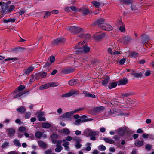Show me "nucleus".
<instances>
[{"mask_svg": "<svg viewBox=\"0 0 154 154\" xmlns=\"http://www.w3.org/2000/svg\"><path fill=\"white\" fill-rule=\"evenodd\" d=\"M88 135L91 137L90 139L92 140H96L95 136L98 135V132L94 131H90L88 132Z\"/></svg>", "mask_w": 154, "mask_h": 154, "instance_id": "5", "label": "nucleus"}, {"mask_svg": "<svg viewBox=\"0 0 154 154\" xmlns=\"http://www.w3.org/2000/svg\"><path fill=\"white\" fill-rule=\"evenodd\" d=\"M103 140L106 143L111 144H114L115 143L114 141L113 140L111 139H109L107 138H103Z\"/></svg>", "mask_w": 154, "mask_h": 154, "instance_id": "27", "label": "nucleus"}, {"mask_svg": "<svg viewBox=\"0 0 154 154\" xmlns=\"http://www.w3.org/2000/svg\"><path fill=\"white\" fill-rule=\"evenodd\" d=\"M130 94L128 93H126L124 94H121V96L123 97H127L130 95Z\"/></svg>", "mask_w": 154, "mask_h": 154, "instance_id": "58", "label": "nucleus"}, {"mask_svg": "<svg viewBox=\"0 0 154 154\" xmlns=\"http://www.w3.org/2000/svg\"><path fill=\"white\" fill-rule=\"evenodd\" d=\"M84 109L83 108H81L77 109L73 111H71L65 113L61 116V117L63 118H65L68 120L70 119L71 117L73 115V114Z\"/></svg>", "mask_w": 154, "mask_h": 154, "instance_id": "2", "label": "nucleus"}, {"mask_svg": "<svg viewBox=\"0 0 154 154\" xmlns=\"http://www.w3.org/2000/svg\"><path fill=\"white\" fill-rule=\"evenodd\" d=\"M152 148V146L149 144H146L145 146L146 149L148 151H150Z\"/></svg>", "mask_w": 154, "mask_h": 154, "instance_id": "54", "label": "nucleus"}, {"mask_svg": "<svg viewBox=\"0 0 154 154\" xmlns=\"http://www.w3.org/2000/svg\"><path fill=\"white\" fill-rule=\"evenodd\" d=\"M121 2L122 4L125 5H129L132 3V2L130 0H121Z\"/></svg>", "mask_w": 154, "mask_h": 154, "instance_id": "32", "label": "nucleus"}, {"mask_svg": "<svg viewBox=\"0 0 154 154\" xmlns=\"http://www.w3.org/2000/svg\"><path fill=\"white\" fill-rule=\"evenodd\" d=\"M8 136L9 137H13L15 133V130L13 128H8L6 130Z\"/></svg>", "mask_w": 154, "mask_h": 154, "instance_id": "6", "label": "nucleus"}, {"mask_svg": "<svg viewBox=\"0 0 154 154\" xmlns=\"http://www.w3.org/2000/svg\"><path fill=\"white\" fill-rule=\"evenodd\" d=\"M74 70V69L71 67H69L67 68L63 69L62 72L65 74H67L73 72Z\"/></svg>", "mask_w": 154, "mask_h": 154, "instance_id": "8", "label": "nucleus"}, {"mask_svg": "<svg viewBox=\"0 0 154 154\" xmlns=\"http://www.w3.org/2000/svg\"><path fill=\"white\" fill-rule=\"evenodd\" d=\"M117 85V83L115 82L109 84V89H112L114 88Z\"/></svg>", "mask_w": 154, "mask_h": 154, "instance_id": "39", "label": "nucleus"}, {"mask_svg": "<svg viewBox=\"0 0 154 154\" xmlns=\"http://www.w3.org/2000/svg\"><path fill=\"white\" fill-rule=\"evenodd\" d=\"M128 79L126 78H124L123 79L120 80L118 84V85H125L128 82Z\"/></svg>", "mask_w": 154, "mask_h": 154, "instance_id": "12", "label": "nucleus"}, {"mask_svg": "<svg viewBox=\"0 0 154 154\" xmlns=\"http://www.w3.org/2000/svg\"><path fill=\"white\" fill-rule=\"evenodd\" d=\"M37 114L38 117L43 116L44 114V112H38L37 113Z\"/></svg>", "mask_w": 154, "mask_h": 154, "instance_id": "61", "label": "nucleus"}, {"mask_svg": "<svg viewBox=\"0 0 154 154\" xmlns=\"http://www.w3.org/2000/svg\"><path fill=\"white\" fill-rule=\"evenodd\" d=\"M85 42V41H84L83 42H79L78 45L75 46V48L77 49L76 52L79 54H81L82 53H87L90 50V48L89 47H88L86 45H83L82 47L80 46V45L83 44Z\"/></svg>", "mask_w": 154, "mask_h": 154, "instance_id": "1", "label": "nucleus"}, {"mask_svg": "<svg viewBox=\"0 0 154 154\" xmlns=\"http://www.w3.org/2000/svg\"><path fill=\"white\" fill-rule=\"evenodd\" d=\"M69 142H67L66 143H64L62 144V145L65 147V149L66 150H68L69 149V147L68 145H69Z\"/></svg>", "mask_w": 154, "mask_h": 154, "instance_id": "43", "label": "nucleus"}, {"mask_svg": "<svg viewBox=\"0 0 154 154\" xmlns=\"http://www.w3.org/2000/svg\"><path fill=\"white\" fill-rule=\"evenodd\" d=\"M56 147L57 148L55 149V151L57 152H60L63 149L61 146H56Z\"/></svg>", "mask_w": 154, "mask_h": 154, "instance_id": "45", "label": "nucleus"}, {"mask_svg": "<svg viewBox=\"0 0 154 154\" xmlns=\"http://www.w3.org/2000/svg\"><path fill=\"white\" fill-rule=\"evenodd\" d=\"M105 35V33H97L94 35V37L97 40H100L103 38Z\"/></svg>", "mask_w": 154, "mask_h": 154, "instance_id": "11", "label": "nucleus"}, {"mask_svg": "<svg viewBox=\"0 0 154 154\" xmlns=\"http://www.w3.org/2000/svg\"><path fill=\"white\" fill-rule=\"evenodd\" d=\"M65 40L64 39L62 38H58L56 40H54L52 43V44L53 45L55 46L57 45L59 43L63 42Z\"/></svg>", "mask_w": 154, "mask_h": 154, "instance_id": "7", "label": "nucleus"}, {"mask_svg": "<svg viewBox=\"0 0 154 154\" xmlns=\"http://www.w3.org/2000/svg\"><path fill=\"white\" fill-rule=\"evenodd\" d=\"M117 113V111L116 109H113L110 110L109 111V113L107 115L108 116H111L112 115L115 114Z\"/></svg>", "mask_w": 154, "mask_h": 154, "instance_id": "30", "label": "nucleus"}, {"mask_svg": "<svg viewBox=\"0 0 154 154\" xmlns=\"http://www.w3.org/2000/svg\"><path fill=\"white\" fill-rule=\"evenodd\" d=\"M14 144L17 146L20 147L21 146V144L20 143L19 140L17 139H15L13 141Z\"/></svg>", "mask_w": 154, "mask_h": 154, "instance_id": "38", "label": "nucleus"}, {"mask_svg": "<svg viewBox=\"0 0 154 154\" xmlns=\"http://www.w3.org/2000/svg\"><path fill=\"white\" fill-rule=\"evenodd\" d=\"M71 96L79 94V91L77 90H71L70 91Z\"/></svg>", "mask_w": 154, "mask_h": 154, "instance_id": "28", "label": "nucleus"}, {"mask_svg": "<svg viewBox=\"0 0 154 154\" xmlns=\"http://www.w3.org/2000/svg\"><path fill=\"white\" fill-rule=\"evenodd\" d=\"M58 137V135L56 134H53L51 136V139H55Z\"/></svg>", "mask_w": 154, "mask_h": 154, "instance_id": "53", "label": "nucleus"}, {"mask_svg": "<svg viewBox=\"0 0 154 154\" xmlns=\"http://www.w3.org/2000/svg\"><path fill=\"white\" fill-rule=\"evenodd\" d=\"M98 149L99 150L103 151L106 150V148L104 145H101L98 146Z\"/></svg>", "mask_w": 154, "mask_h": 154, "instance_id": "48", "label": "nucleus"}, {"mask_svg": "<svg viewBox=\"0 0 154 154\" xmlns=\"http://www.w3.org/2000/svg\"><path fill=\"white\" fill-rule=\"evenodd\" d=\"M18 59L17 57H14L13 58H8L4 59V61H8L11 60L14 61L17 60H18Z\"/></svg>", "mask_w": 154, "mask_h": 154, "instance_id": "44", "label": "nucleus"}, {"mask_svg": "<svg viewBox=\"0 0 154 154\" xmlns=\"http://www.w3.org/2000/svg\"><path fill=\"white\" fill-rule=\"evenodd\" d=\"M131 8L133 13H136L138 12V9L136 7V5L132 4L131 6Z\"/></svg>", "mask_w": 154, "mask_h": 154, "instance_id": "29", "label": "nucleus"}, {"mask_svg": "<svg viewBox=\"0 0 154 154\" xmlns=\"http://www.w3.org/2000/svg\"><path fill=\"white\" fill-rule=\"evenodd\" d=\"M105 20L103 18L99 19L95 21L93 24V26H97L98 27L102 29L103 26L105 25Z\"/></svg>", "mask_w": 154, "mask_h": 154, "instance_id": "3", "label": "nucleus"}, {"mask_svg": "<svg viewBox=\"0 0 154 154\" xmlns=\"http://www.w3.org/2000/svg\"><path fill=\"white\" fill-rule=\"evenodd\" d=\"M42 126L43 128H46L50 127L51 125L48 123H43L42 124Z\"/></svg>", "mask_w": 154, "mask_h": 154, "instance_id": "40", "label": "nucleus"}, {"mask_svg": "<svg viewBox=\"0 0 154 154\" xmlns=\"http://www.w3.org/2000/svg\"><path fill=\"white\" fill-rule=\"evenodd\" d=\"M68 29L74 34H76L80 33L82 31V29L74 26H71L68 27Z\"/></svg>", "mask_w": 154, "mask_h": 154, "instance_id": "4", "label": "nucleus"}, {"mask_svg": "<svg viewBox=\"0 0 154 154\" xmlns=\"http://www.w3.org/2000/svg\"><path fill=\"white\" fill-rule=\"evenodd\" d=\"M142 43L144 44L147 42L149 40L150 38L148 35L145 34H143L142 35Z\"/></svg>", "mask_w": 154, "mask_h": 154, "instance_id": "9", "label": "nucleus"}, {"mask_svg": "<svg viewBox=\"0 0 154 154\" xmlns=\"http://www.w3.org/2000/svg\"><path fill=\"white\" fill-rule=\"evenodd\" d=\"M31 113L30 112H26L25 115V117L26 119L29 118L30 117Z\"/></svg>", "mask_w": 154, "mask_h": 154, "instance_id": "57", "label": "nucleus"}, {"mask_svg": "<svg viewBox=\"0 0 154 154\" xmlns=\"http://www.w3.org/2000/svg\"><path fill=\"white\" fill-rule=\"evenodd\" d=\"M126 60V59L125 58H123L122 59L119 61V64H120L121 65L123 64Z\"/></svg>", "mask_w": 154, "mask_h": 154, "instance_id": "63", "label": "nucleus"}, {"mask_svg": "<svg viewBox=\"0 0 154 154\" xmlns=\"http://www.w3.org/2000/svg\"><path fill=\"white\" fill-rule=\"evenodd\" d=\"M129 56L131 58H135L138 57V54L136 52L133 51L130 54Z\"/></svg>", "mask_w": 154, "mask_h": 154, "instance_id": "35", "label": "nucleus"}, {"mask_svg": "<svg viewBox=\"0 0 154 154\" xmlns=\"http://www.w3.org/2000/svg\"><path fill=\"white\" fill-rule=\"evenodd\" d=\"M83 93L85 94V97H92L93 98H95V95L92 94L87 93L86 91H84Z\"/></svg>", "mask_w": 154, "mask_h": 154, "instance_id": "23", "label": "nucleus"}, {"mask_svg": "<svg viewBox=\"0 0 154 154\" xmlns=\"http://www.w3.org/2000/svg\"><path fill=\"white\" fill-rule=\"evenodd\" d=\"M25 86L24 85H21L18 88V90H16L14 91V93H16L18 91H21L25 89Z\"/></svg>", "mask_w": 154, "mask_h": 154, "instance_id": "36", "label": "nucleus"}, {"mask_svg": "<svg viewBox=\"0 0 154 154\" xmlns=\"http://www.w3.org/2000/svg\"><path fill=\"white\" fill-rule=\"evenodd\" d=\"M82 13L84 15H88L90 13V11L88 9L86 8H83L82 10Z\"/></svg>", "mask_w": 154, "mask_h": 154, "instance_id": "31", "label": "nucleus"}, {"mask_svg": "<svg viewBox=\"0 0 154 154\" xmlns=\"http://www.w3.org/2000/svg\"><path fill=\"white\" fill-rule=\"evenodd\" d=\"M2 7V11L4 13H6L8 11V6L6 4H4V3L3 2V4Z\"/></svg>", "mask_w": 154, "mask_h": 154, "instance_id": "16", "label": "nucleus"}, {"mask_svg": "<svg viewBox=\"0 0 154 154\" xmlns=\"http://www.w3.org/2000/svg\"><path fill=\"white\" fill-rule=\"evenodd\" d=\"M60 132L61 133H64L66 135H68L70 133V131L67 128H64L62 129H61Z\"/></svg>", "mask_w": 154, "mask_h": 154, "instance_id": "24", "label": "nucleus"}, {"mask_svg": "<svg viewBox=\"0 0 154 154\" xmlns=\"http://www.w3.org/2000/svg\"><path fill=\"white\" fill-rule=\"evenodd\" d=\"M55 60V58L54 56H51L50 57L48 60V61L51 64L53 63Z\"/></svg>", "mask_w": 154, "mask_h": 154, "instance_id": "41", "label": "nucleus"}, {"mask_svg": "<svg viewBox=\"0 0 154 154\" xmlns=\"http://www.w3.org/2000/svg\"><path fill=\"white\" fill-rule=\"evenodd\" d=\"M52 150L51 149H48L45 152V154H51L52 153Z\"/></svg>", "mask_w": 154, "mask_h": 154, "instance_id": "64", "label": "nucleus"}, {"mask_svg": "<svg viewBox=\"0 0 154 154\" xmlns=\"http://www.w3.org/2000/svg\"><path fill=\"white\" fill-rule=\"evenodd\" d=\"M19 130L20 131L22 132L25 131L26 130V128L25 127L22 126L19 128Z\"/></svg>", "mask_w": 154, "mask_h": 154, "instance_id": "60", "label": "nucleus"}, {"mask_svg": "<svg viewBox=\"0 0 154 154\" xmlns=\"http://www.w3.org/2000/svg\"><path fill=\"white\" fill-rule=\"evenodd\" d=\"M35 136L37 138H40L42 137V133L40 131H37L35 133Z\"/></svg>", "mask_w": 154, "mask_h": 154, "instance_id": "46", "label": "nucleus"}, {"mask_svg": "<svg viewBox=\"0 0 154 154\" xmlns=\"http://www.w3.org/2000/svg\"><path fill=\"white\" fill-rule=\"evenodd\" d=\"M71 96L70 92L69 91L68 93L64 94H62V97H70Z\"/></svg>", "mask_w": 154, "mask_h": 154, "instance_id": "50", "label": "nucleus"}, {"mask_svg": "<svg viewBox=\"0 0 154 154\" xmlns=\"http://www.w3.org/2000/svg\"><path fill=\"white\" fill-rule=\"evenodd\" d=\"M51 63L47 61V62L43 66V67L45 68L49 67L51 65Z\"/></svg>", "mask_w": 154, "mask_h": 154, "instance_id": "59", "label": "nucleus"}, {"mask_svg": "<svg viewBox=\"0 0 154 154\" xmlns=\"http://www.w3.org/2000/svg\"><path fill=\"white\" fill-rule=\"evenodd\" d=\"M70 9L72 10V11H80V10H78V8H76V7L74 6H72L70 7Z\"/></svg>", "mask_w": 154, "mask_h": 154, "instance_id": "55", "label": "nucleus"}, {"mask_svg": "<svg viewBox=\"0 0 154 154\" xmlns=\"http://www.w3.org/2000/svg\"><path fill=\"white\" fill-rule=\"evenodd\" d=\"M78 80L73 79L70 80L69 82V85L70 86H74L79 84Z\"/></svg>", "mask_w": 154, "mask_h": 154, "instance_id": "18", "label": "nucleus"}, {"mask_svg": "<svg viewBox=\"0 0 154 154\" xmlns=\"http://www.w3.org/2000/svg\"><path fill=\"white\" fill-rule=\"evenodd\" d=\"M130 74L136 78L141 77L143 75V74L141 72L137 73L134 71H133V72L131 73Z\"/></svg>", "mask_w": 154, "mask_h": 154, "instance_id": "19", "label": "nucleus"}, {"mask_svg": "<svg viewBox=\"0 0 154 154\" xmlns=\"http://www.w3.org/2000/svg\"><path fill=\"white\" fill-rule=\"evenodd\" d=\"M16 20V19L15 18H10L9 19H5L3 20V22L5 23H7L8 22H14Z\"/></svg>", "mask_w": 154, "mask_h": 154, "instance_id": "25", "label": "nucleus"}, {"mask_svg": "<svg viewBox=\"0 0 154 154\" xmlns=\"http://www.w3.org/2000/svg\"><path fill=\"white\" fill-rule=\"evenodd\" d=\"M51 14V12L49 11H46L44 17V18H47L49 17Z\"/></svg>", "mask_w": 154, "mask_h": 154, "instance_id": "52", "label": "nucleus"}, {"mask_svg": "<svg viewBox=\"0 0 154 154\" xmlns=\"http://www.w3.org/2000/svg\"><path fill=\"white\" fill-rule=\"evenodd\" d=\"M34 67L31 66L28 68L27 69L24 70V72L25 74L27 75L31 72L34 69Z\"/></svg>", "mask_w": 154, "mask_h": 154, "instance_id": "14", "label": "nucleus"}, {"mask_svg": "<svg viewBox=\"0 0 154 154\" xmlns=\"http://www.w3.org/2000/svg\"><path fill=\"white\" fill-rule=\"evenodd\" d=\"M38 144L39 146L45 148L46 147V144L42 141H39L38 142Z\"/></svg>", "mask_w": 154, "mask_h": 154, "instance_id": "37", "label": "nucleus"}, {"mask_svg": "<svg viewBox=\"0 0 154 154\" xmlns=\"http://www.w3.org/2000/svg\"><path fill=\"white\" fill-rule=\"evenodd\" d=\"M18 112L21 113H24L26 110V108L24 106H21L17 109Z\"/></svg>", "mask_w": 154, "mask_h": 154, "instance_id": "22", "label": "nucleus"}, {"mask_svg": "<svg viewBox=\"0 0 154 154\" xmlns=\"http://www.w3.org/2000/svg\"><path fill=\"white\" fill-rule=\"evenodd\" d=\"M50 87H56L58 86V82H53L48 83Z\"/></svg>", "mask_w": 154, "mask_h": 154, "instance_id": "42", "label": "nucleus"}, {"mask_svg": "<svg viewBox=\"0 0 154 154\" xmlns=\"http://www.w3.org/2000/svg\"><path fill=\"white\" fill-rule=\"evenodd\" d=\"M110 78L109 76H106L105 77L104 79L102 81V85L104 86H106L109 81Z\"/></svg>", "mask_w": 154, "mask_h": 154, "instance_id": "17", "label": "nucleus"}, {"mask_svg": "<svg viewBox=\"0 0 154 154\" xmlns=\"http://www.w3.org/2000/svg\"><path fill=\"white\" fill-rule=\"evenodd\" d=\"M25 10L23 9L20 10L19 12H18L17 13H18L20 15H21L23 14L25 12Z\"/></svg>", "mask_w": 154, "mask_h": 154, "instance_id": "62", "label": "nucleus"}, {"mask_svg": "<svg viewBox=\"0 0 154 154\" xmlns=\"http://www.w3.org/2000/svg\"><path fill=\"white\" fill-rule=\"evenodd\" d=\"M49 87V85L48 83H47L40 86L39 89L40 90H44L48 88Z\"/></svg>", "mask_w": 154, "mask_h": 154, "instance_id": "33", "label": "nucleus"}, {"mask_svg": "<svg viewBox=\"0 0 154 154\" xmlns=\"http://www.w3.org/2000/svg\"><path fill=\"white\" fill-rule=\"evenodd\" d=\"M104 109L105 108L104 106H100L94 108V110L97 112H99L104 110Z\"/></svg>", "mask_w": 154, "mask_h": 154, "instance_id": "26", "label": "nucleus"}, {"mask_svg": "<svg viewBox=\"0 0 154 154\" xmlns=\"http://www.w3.org/2000/svg\"><path fill=\"white\" fill-rule=\"evenodd\" d=\"M102 29L105 30L109 31L112 30L113 29V28L111 25L105 23V25H104Z\"/></svg>", "mask_w": 154, "mask_h": 154, "instance_id": "10", "label": "nucleus"}, {"mask_svg": "<svg viewBox=\"0 0 154 154\" xmlns=\"http://www.w3.org/2000/svg\"><path fill=\"white\" fill-rule=\"evenodd\" d=\"M79 37L84 39H87L90 38L91 35L89 34H81L79 35Z\"/></svg>", "mask_w": 154, "mask_h": 154, "instance_id": "21", "label": "nucleus"}, {"mask_svg": "<svg viewBox=\"0 0 154 154\" xmlns=\"http://www.w3.org/2000/svg\"><path fill=\"white\" fill-rule=\"evenodd\" d=\"M92 4L96 8H98L100 6H103L104 4L101 2H99L96 1H93L91 2Z\"/></svg>", "mask_w": 154, "mask_h": 154, "instance_id": "15", "label": "nucleus"}, {"mask_svg": "<svg viewBox=\"0 0 154 154\" xmlns=\"http://www.w3.org/2000/svg\"><path fill=\"white\" fill-rule=\"evenodd\" d=\"M15 7L14 5H11L8 9V11L9 13L11 12L15 9Z\"/></svg>", "mask_w": 154, "mask_h": 154, "instance_id": "49", "label": "nucleus"}, {"mask_svg": "<svg viewBox=\"0 0 154 154\" xmlns=\"http://www.w3.org/2000/svg\"><path fill=\"white\" fill-rule=\"evenodd\" d=\"M9 143L8 142H5L2 145L1 147L2 148H5L9 146Z\"/></svg>", "mask_w": 154, "mask_h": 154, "instance_id": "47", "label": "nucleus"}, {"mask_svg": "<svg viewBox=\"0 0 154 154\" xmlns=\"http://www.w3.org/2000/svg\"><path fill=\"white\" fill-rule=\"evenodd\" d=\"M41 78H45L46 75L47 73L45 72H39Z\"/></svg>", "mask_w": 154, "mask_h": 154, "instance_id": "51", "label": "nucleus"}, {"mask_svg": "<svg viewBox=\"0 0 154 154\" xmlns=\"http://www.w3.org/2000/svg\"><path fill=\"white\" fill-rule=\"evenodd\" d=\"M144 141L143 140H137L135 141L134 145L136 146L140 147L143 145Z\"/></svg>", "mask_w": 154, "mask_h": 154, "instance_id": "13", "label": "nucleus"}, {"mask_svg": "<svg viewBox=\"0 0 154 154\" xmlns=\"http://www.w3.org/2000/svg\"><path fill=\"white\" fill-rule=\"evenodd\" d=\"M125 132V130L122 129H119V131L118 132V134L120 135H122L124 134Z\"/></svg>", "mask_w": 154, "mask_h": 154, "instance_id": "56", "label": "nucleus"}, {"mask_svg": "<svg viewBox=\"0 0 154 154\" xmlns=\"http://www.w3.org/2000/svg\"><path fill=\"white\" fill-rule=\"evenodd\" d=\"M119 22L121 23V24L122 25L119 28V30L122 32H125V29L124 25H123V23L121 21H119Z\"/></svg>", "mask_w": 154, "mask_h": 154, "instance_id": "34", "label": "nucleus"}, {"mask_svg": "<svg viewBox=\"0 0 154 154\" xmlns=\"http://www.w3.org/2000/svg\"><path fill=\"white\" fill-rule=\"evenodd\" d=\"M123 39L125 43H128L132 39V38L128 36H125L123 38Z\"/></svg>", "mask_w": 154, "mask_h": 154, "instance_id": "20", "label": "nucleus"}]
</instances>
